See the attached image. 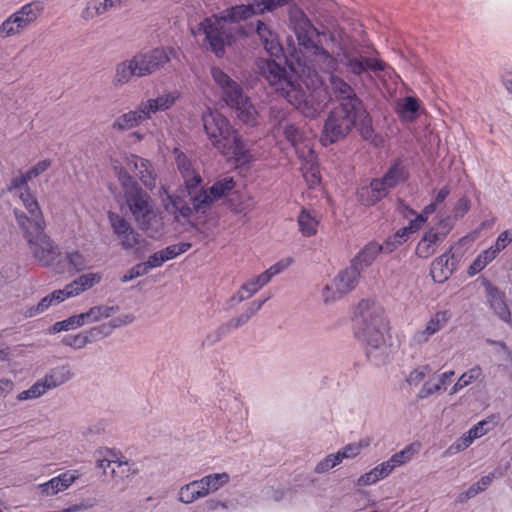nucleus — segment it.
<instances>
[{
  "label": "nucleus",
  "instance_id": "obj_1",
  "mask_svg": "<svg viewBox=\"0 0 512 512\" xmlns=\"http://www.w3.org/2000/svg\"><path fill=\"white\" fill-rule=\"evenodd\" d=\"M288 18L290 29L295 33L300 46L308 53L306 62L310 68L311 77L308 78L306 72L302 79L296 78V86L302 90V100H311V93L315 87L322 88L327 93L317 74V68L330 75L331 90L341 102L360 105L352 87L335 73L342 72L346 68L350 73L360 76L367 70L385 71L387 65L377 58L358 56L349 38L342 32H335L329 36L318 32L305 12L296 5L289 7ZM327 102L328 94H326L324 106Z\"/></svg>",
  "mask_w": 512,
  "mask_h": 512
},
{
  "label": "nucleus",
  "instance_id": "obj_2",
  "mask_svg": "<svg viewBox=\"0 0 512 512\" xmlns=\"http://www.w3.org/2000/svg\"><path fill=\"white\" fill-rule=\"evenodd\" d=\"M256 33L261 40L267 53L273 58L268 61H261L259 68L268 83L275 88L291 105L299 110L307 118H316L320 115L326 102V93L322 88L315 87L311 93V100H302V90L296 86V78H303L308 73L310 78V68L307 66L306 58L308 53L299 46V50L294 49L286 56V64L289 72L283 68L276 60L282 56V47L277 35L263 21L256 23ZM298 45H300L298 43Z\"/></svg>",
  "mask_w": 512,
  "mask_h": 512
},
{
  "label": "nucleus",
  "instance_id": "obj_3",
  "mask_svg": "<svg viewBox=\"0 0 512 512\" xmlns=\"http://www.w3.org/2000/svg\"><path fill=\"white\" fill-rule=\"evenodd\" d=\"M111 166L122 188L117 195L121 210L126 208L150 237H159L164 229V221L154 209L150 196L129 175V172H134L146 187H155L156 178L150 162L136 155H125L120 159L112 158Z\"/></svg>",
  "mask_w": 512,
  "mask_h": 512
},
{
  "label": "nucleus",
  "instance_id": "obj_4",
  "mask_svg": "<svg viewBox=\"0 0 512 512\" xmlns=\"http://www.w3.org/2000/svg\"><path fill=\"white\" fill-rule=\"evenodd\" d=\"M354 323L367 356L375 364L384 362L391 352V324L384 307L374 301H361L354 312Z\"/></svg>",
  "mask_w": 512,
  "mask_h": 512
},
{
  "label": "nucleus",
  "instance_id": "obj_5",
  "mask_svg": "<svg viewBox=\"0 0 512 512\" xmlns=\"http://www.w3.org/2000/svg\"><path fill=\"white\" fill-rule=\"evenodd\" d=\"M256 15L261 13L256 6V0H253L251 3L236 5L219 15L205 18L197 27L191 29V33L195 37L203 34L210 50L216 57L222 58L226 47L231 46L235 40L232 29L227 24L245 21Z\"/></svg>",
  "mask_w": 512,
  "mask_h": 512
},
{
  "label": "nucleus",
  "instance_id": "obj_6",
  "mask_svg": "<svg viewBox=\"0 0 512 512\" xmlns=\"http://www.w3.org/2000/svg\"><path fill=\"white\" fill-rule=\"evenodd\" d=\"M202 122L211 145L228 160L237 166L249 164L254 160L246 143L219 111L208 108L202 114Z\"/></svg>",
  "mask_w": 512,
  "mask_h": 512
},
{
  "label": "nucleus",
  "instance_id": "obj_7",
  "mask_svg": "<svg viewBox=\"0 0 512 512\" xmlns=\"http://www.w3.org/2000/svg\"><path fill=\"white\" fill-rule=\"evenodd\" d=\"M175 162L177 168L184 179L185 189L180 194L171 196L165 188H162L166 198H162L165 210L174 216L175 221L185 224L192 221V208L188 205L200 186L202 179L195 169V162L178 148L174 149Z\"/></svg>",
  "mask_w": 512,
  "mask_h": 512
},
{
  "label": "nucleus",
  "instance_id": "obj_8",
  "mask_svg": "<svg viewBox=\"0 0 512 512\" xmlns=\"http://www.w3.org/2000/svg\"><path fill=\"white\" fill-rule=\"evenodd\" d=\"M353 127L368 138L371 135V120L361 105L341 102L334 108L325 122L321 142L327 146L345 137Z\"/></svg>",
  "mask_w": 512,
  "mask_h": 512
},
{
  "label": "nucleus",
  "instance_id": "obj_9",
  "mask_svg": "<svg viewBox=\"0 0 512 512\" xmlns=\"http://www.w3.org/2000/svg\"><path fill=\"white\" fill-rule=\"evenodd\" d=\"M210 74L215 85L220 89L224 101L235 109L239 120L248 125H255L258 112L243 95L240 85L219 66H212Z\"/></svg>",
  "mask_w": 512,
  "mask_h": 512
},
{
  "label": "nucleus",
  "instance_id": "obj_10",
  "mask_svg": "<svg viewBox=\"0 0 512 512\" xmlns=\"http://www.w3.org/2000/svg\"><path fill=\"white\" fill-rule=\"evenodd\" d=\"M45 222L34 223L31 228L22 230L30 253L35 261L44 267L62 272L64 266L60 260L58 245L44 232Z\"/></svg>",
  "mask_w": 512,
  "mask_h": 512
},
{
  "label": "nucleus",
  "instance_id": "obj_11",
  "mask_svg": "<svg viewBox=\"0 0 512 512\" xmlns=\"http://www.w3.org/2000/svg\"><path fill=\"white\" fill-rule=\"evenodd\" d=\"M43 11L44 3L40 0L24 4L0 24V37L19 36L37 21Z\"/></svg>",
  "mask_w": 512,
  "mask_h": 512
},
{
  "label": "nucleus",
  "instance_id": "obj_12",
  "mask_svg": "<svg viewBox=\"0 0 512 512\" xmlns=\"http://www.w3.org/2000/svg\"><path fill=\"white\" fill-rule=\"evenodd\" d=\"M135 316L132 313H123L111 319L110 322L92 328L90 331L81 332L75 335H66L62 343L74 349H82L92 342L96 336H108L116 328L127 326L133 323Z\"/></svg>",
  "mask_w": 512,
  "mask_h": 512
},
{
  "label": "nucleus",
  "instance_id": "obj_13",
  "mask_svg": "<svg viewBox=\"0 0 512 512\" xmlns=\"http://www.w3.org/2000/svg\"><path fill=\"white\" fill-rule=\"evenodd\" d=\"M73 372L69 365H60L51 369L42 379L35 382L29 389L18 394L20 401L37 399L47 391L57 388L73 377Z\"/></svg>",
  "mask_w": 512,
  "mask_h": 512
},
{
  "label": "nucleus",
  "instance_id": "obj_14",
  "mask_svg": "<svg viewBox=\"0 0 512 512\" xmlns=\"http://www.w3.org/2000/svg\"><path fill=\"white\" fill-rule=\"evenodd\" d=\"M235 188V181L231 176H225L222 179L216 181L209 190H196L192 199V213H206L207 209L211 204L220 199L221 197L227 196Z\"/></svg>",
  "mask_w": 512,
  "mask_h": 512
},
{
  "label": "nucleus",
  "instance_id": "obj_15",
  "mask_svg": "<svg viewBox=\"0 0 512 512\" xmlns=\"http://www.w3.org/2000/svg\"><path fill=\"white\" fill-rule=\"evenodd\" d=\"M173 57L175 50L173 48H156L145 53H139L132 59L137 68V77L148 76L162 68Z\"/></svg>",
  "mask_w": 512,
  "mask_h": 512
},
{
  "label": "nucleus",
  "instance_id": "obj_16",
  "mask_svg": "<svg viewBox=\"0 0 512 512\" xmlns=\"http://www.w3.org/2000/svg\"><path fill=\"white\" fill-rule=\"evenodd\" d=\"M280 128L286 140L295 149L298 158L315 152L313 146L316 134L312 129H301L289 122L283 123Z\"/></svg>",
  "mask_w": 512,
  "mask_h": 512
},
{
  "label": "nucleus",
  "instance_id": "obj_17",
  "mask_svg": "<svg viewBox=\"0 0 512 512\" xmlns=\"http://www.w3.org/2000/svg\"><path fill=\"white\" fill-rule=\"evenodd\" d=\"M97 467L103 471L105 475L114 476L115 466L120 469L121 473L126 476L134 475L138 472V468L134 462L126 460L118 452L101 448L96 452Z\"/></svg>",
  "mask_w": 512,
  "mask_h": 512
},
{
  "label": "nucleus",
  "instance_id": "obj_18",
  "mask_svg": "<svg viewBox=\"0 0 512 512\" xmlns=\"http://www.w3.org/2000/svg\"><path fill=\"white\" fill-rule=\"evenodd\" d=\"M19 199L22 205L25 207L27 212L30 214L28 217L24 212L15 210V218L18 226L21 230H25L31 228L34 223L45 222L43 219V214L38 204L37 199L31 193L30 189H22L19 193L14 196Z\"/></svg>",
  "mask_w": 512,
  "mask_h": 512
},
{
  "label": "nucleus",
  "instance_id": "obj_19",
  "mask_svg": "<svg viewBox=\"0 0 512 512\" xmlns=\"http://www.w3.org/2000/svg\"><path fill=\"white\" fill-rule=\"evenodd\" d=\"M482 285L485 289L486 303L490 310L502 321L512 324V314L506 301L504 291H501L489 280L482 279Z\"/></svg>",
  "mask_w": 512,
  "mask_h": 512
},
{
  "label": "nucleus",
  "instance_id": "obj_20",
  "mask_svg": "<svg viewBox=\"0 0 512 512\" xmlns=\"http://www.w3.org/2000/svg\"><path fill=\"white\" fill-rule=\"evenodd\" d=\"M450 229L451 226L447 219L441 220L438 227L429 229L423 235L417 244L416 254L421 258H429L436 252L438 245L444 240Z\"/></svg>",
  "mask_w": 512,
  "mask_h": 512
},
{
  "label": "nucleus",
  "instance_id": "obj_21",
  "mask_svg": "<svg viewBox=\"0 0 512 512\" xmlns=\"http://www.w3.org/2000/svg\"><path fill=\"white\" fill-rule=\"evenodd\" d=\"M108 219L113 233L117 236L124 249H134L139 245L140 235L134 231L130 223L124 217L115 212H109Z\"/></svg>",
  "mask_w": 512,
  "mask_h": 512
},
{
  "label": "nucleus",
  "instance_id": "obj_22",
  "mask_svg": "<svg viewBox=\"0 0 512 512\" xmlns=\"http://www.w3.org/2000/svg\"><path fill=\"white\" fill-rule=\"evenodd\" d=\"M180 96L181 93L178 90L165 91L156 97L142 101L139 105L146 119L150 120L154 114L171 109Z\"/></svg>",
  "mask_w": 512,
  "mask_h": 512
},
{
  "label": "nucleus",
  "instance_id": "obj_23",
  "mask_svg": "<svg viewBox=\"0 0 512 512\" xmlns=\"http://www.w3.org/2000/svg\"><path fill=\"white\" fill-rule=\"evenodd\" d=\"M78 478V471L68 470L56 477H53L47 482L40 484L38 488L42 494L46 496H53L68 489Z\"/></svg>",
  "mask_w": 512,
  "mask_h": 512
},
{
  "label": "nucleus",
  "instance_id": "obj_24",
  "mask_svg": "<svg viewBox=\"0 0 512 512\" xmlns=\"http://www.w3.org/2000/svg\"><path fill=\"white\" fill-rule=\"evenodd\" d=\"M435 212V204L427 205L421 213H417L415 210L404 206L402 209L403 217L408 220V224L403 229L411 237V235L417 233L427 222L428 217Z\"/></svg>",
  "mask_w": 512,
  "mask_h": 512
},
{
  "label": "nucleus",
  "instance_id": "obj_25",
  "mask_svg": "<svg viewBox=\"0 0 512 512\" xmlns=\"http://www.w3.org/2000/svg\"><path fill=\"white\" fill-rule=\"evenodd\" d=\"M455 257L451 252H446L437 257L431 264L430 274L437 283H444L455 270Z\"/></svg>",
  "mask_w": 512,
  "mask_h": 512
},
{
  "label": "nucleus",
  "instance_id": "obj_26",
  "mask_svg": "<svg viewBox=\"0 0 512 512\" xmlns=\"http://www.w3.org/2000/svg\"><path fill=\"white\" fill-rule=\"evenodd\" d=\"M320 221L317 211L303 207L297 216L298 230L304 237H313L318 232Z\"/></svg>",
  "mask_w": 512,
  "mask_h": 512
},
{
  "label": "nucleus",
  "instance_id": "obj_27",
  "mask_svg": "<svg viewBox=\"0 0 512 512\" xmlns=\"http://www.w3.org/2000/svg\"><path fill=\"white\" fill-rule=\"evenodd\" d=\"M298 159L301 162L302 176L309 188L317 187L321 183V174L315 152Z\"/></svg>",
  "mask_w": 512,
  "mask_h": 512
},
{
  "label": "nucleus",
  "instance_id": "obj_28",
  "mask_svg": "<svg viewBox=\"0 0 512 512\" xmlns=\"http://www.w3.org/2000/svg\"><path fill=\"white\" fill-rule=\"evenodd\" d=\"M102 278L103 274L101 272H88L67 284L66 288L71 298H73L99 284Z\"/></svg>",
  "mask_w": 512,
  "mask_h": 512
},
{
  "label": "nucleus",
  "instance_id": "obj_29",
  "mask_svg": "<svg viewBox=\"0 0 512 512\" xmlns=\"http://www.w3.org/2000/svg\"><path fill=\"white\" fill-rule=\"evenodd\" d=\"M446 364L444 358L437 357L433 362L415 366L406 376L405 381L410 387L419 386L426 377L433 373V367H443Z\"/></svg>",
  "mask_w": 512,
  "mask_h": 512
},
{
  "label": "nucleus",
  "instance_id": "obj_30",
  "mask_svg": "<svg viewBox=\"0 0 512 512\" xmlns=\"http://www.w3.org/2000/svg\"><path fill=\"white\" fill-rule=\"evenodd\" d=\"M360 270L357 266H349L341 270L335 277L336 290L345 296L351 292L358 284Z\"/></svg>",
  "mask_w": 512,
  "mask_h": 512
},
{
  "label": "nucleus",
  "instance_id": "obj_31",
  "mask_svg": "<svg viewBox=\"0 0 512 512\" xmlns=\"http://www.w3.org/2000/svg\"><path fill=\"white\" fill-rule=\"evenodd\" d=\"M385 196L383 183L376 179L369 185L361 186L357 191L358 200L364 205H374Z\"/></svg>",
  "mask_w": 512,
  "mask_h": 512
},
{
  "label": "nucleus",
  "instance_id": "obj_32",
  "mask_svg": "<svg viewBox=\"0 0 512 512\" xmlns=\"http://www.w3.org/2000/svg\"><path fill=\"white\" fill-rule=\"evenodd\" d=\"M71 298L66 286L63 289L55 290L49 295L45 296L41 299V301L36 305L31 307L27 311V315L29 317L36 316L45 312L49 307L58 305L65 300Z\"/></svg>",
  "mask_w": 512,
  "mask_h": 512
},
{
  "label": "nucleus",
  "instance_id": "obj_33",
  "mask_svg": "<svg viewBox=\"0 0 512 512\" xmlns=\"http://www.w3.org/2000/svg\"><path fill=\"white\" fill-rule=\"evenodd\" d=\"M144 121H147V119L139 105L137 109L128 111L117 117L112 127L115 130L125 131L139 126Z\"/></svg>",
  "mask_w": 512,
  "mask_h": 512
},
{
  "label": "nucleus",
  "instance_id": "obj_34",
  "mask_svg": "<svg viewBox=\"0 0 512 512\" xmlns=\"http://www.w3.org/2000/svg\"><path fill=\"white\" fill-rule=\"evenodd\" d=\"M421 105L418 99L406 97L397 103L396 112L404 123H411L420 115Z\"/></svg>",
  "mask_w": 512,
  "mask_h": 512
},
{
  "label": "nucleus",
  "instance_id": "obj_35",
  "mask_svg": "<svg viewBox=\"0 0 512 512\" xmlns=\"http://www.w3.org/2000/svg\"><path fill=\"white\" fill-rule=\"evenodd\" d=\"M382 251L384 252V248L381 244L377 242H369L356 255L351 265L357 266L361 272L364 268L369 267Z\"/></svg>",
  "mask_w": 512,
  "mask_h": 512
},
{
  "label": "nucleus",
  "instance_id": "obj_36",
  "mask_svg": "<svg viewBox=\"0 0 512 512\" xmlns=\"http://www.w3.org/2000/svg\"><path fill=\"white\" fill-rule=\"evenodd\" d=\"M204 497L206 495L200 479L181 486L178 491V501L184 504H191Z\"/></svg>",
  "mask_w": 512,
  "mask_h": 512
},
{
  "label": "nucleus",
  "instance_id": "obj_37",
  "mask_svg": "<svg viewBox=\"0 0 512 512\" xmlns=\"http://www.w3.org/2000/svg\"><path fill=\"white\" fill-rule=\"evenodd\" d=\"M206 496L215 493L230 481V475L226 472L212 473L200 479Z\"/></svg>",
  "mask_w": 512,
  "mask_h": 512
},
{
  "label": "nucleus",
  "instance_id": "obj_38",
  "mask_svg": "<svg viewBox=\"0 0 512 512\" xmlns=\"http://www.w3.org/2000/svg\"><path fill=\"white\" fill-rule=\"evenodd\" d=\"M137 71L132 58L118 63L113 77L114 85L122 86L127 84L133 76H137Z\"/></svg>",
  "mask_w": 512,
  "mask_h": 512
},
{
  "label": "nucleus",
  "instance_id": "obj_39",
  "mask_svg": "<svg viewBox=\"0 0 512 512\" xmlns=\"http://www.w3.org/2000/svg\"><path fill=\"white\" fill-rule=\"evenodd\" d=\"M116 312V307L99 305L90 308L87 312L80 313L83 325L92 324L112 317Z\"/></svg>",
  "mask_w": 512,
  "mask_h": 512
},
{
  "label": "nucleus",
  "instance_id": "obj_40",
  "mask_svg": "<svg viewBox=\"0 0 512 512\" xmlns=\"http://www.w3.org/2000/svg\"><path fill=\"white\" fill-rule=\"evenodd\" d=\"M65 263L70 271L80 272L90 267L91 260L87 254L77 249H72L66 251Z\"/></svg>",
  "mask_w": 512,
  "mask_h": 512
},
{
  "label": "nucleus",
  "instance_id": "obj_41",
  "mask_svg": "<svg viewBox=\"0 0 512 512\" xmlns=\"http://www.w3.org/2000/svg\"><path fill=\"white\" fill-rule=\"evenodd\" d=\"M419 450L420 445L418 443H412L401 451L393 454L386 462L389 464L391 470L393 471L395 468L410 462L419 452Z\"/></svg>",
  "mask_w": 512,
  "mask_h": 512
},
{
  "label": "nucleus",
  "instance_id": "obj_42",
  "mask_svg": "<svg viewBox=\"0 0 512 512\" xmlns=\"http://www.w3.org/2000/svg\"><path fill=\"white\" fill-rule=\"evenodd\" d=\"M482 368L478 365L470 368L466 372L460 375L456 383L451 387L449 391V395H454L460 392L465 387L469 386L470 384L474 383L480 377L482 376Z\"/></svg>",
  "mask_w": 512,
  "mask_h": 512
},
{
  "label": "nucleus",
  "instance_id": "obj_43",
  "mask_svg": "<svg viewBox=\"0 0 512 512\" xmlns=\"http://www.w3.org/2000/svg\"><path fill=\"white\" fill-rule=\"evenodd\" d=\"M497 256L494 254V250L489 248L483 250L477 255L470 266L467 269V274L470 277L475 276L484 270Z\"/></svg>",
  "mask_w": 512,
  "mask_h": 512
},
{
  "label": "nucleus",
  "instance_id": "obj_44",
  "mask_svg": "<svg viewBox=\"0 0 512 512\" xmlns=\"http://www.w3.org/2000/svg\"><path fill=\"white\" fill-rule=\"evenodd\" d=\"M407 177L405 169L400 164L393 165L385 174L382 179H378L383 183V187H385V192H388V189L397 186L399 183L403 182Z\"/></svg>",
  "mask_w": 512,
  "mask_h": 512
},
{
  "label": "nucleus",
  "instance_id": "obj_45",
  "mask_svg": "<svg viewBox=\"0 0 512 512\" xmlns=\"http://www.w3.org/2000/svg\"><path fill=\"white\" fill-rule=\"evenodd\" d=\"M270 280L268 279V275L264 273L254 277L247 283H245L241 290L238 293V300L243 301L247 298H250L254 295L258 290H260L263 286H265Z\"/></svg>",
  "mask_w": 512,
  "mask_h": 512
},
{
  "label": "nucleus",
  "instance_id": "obj_46",
  "mask_svg": "<svg viewBox=\"0 0 512 512\" xmlns=\"http://www.w3.org/2000/svg\"><path fill=\"white\" fill-rule=\"evenodd\" d=\"M498 423V417L496 415L488 416L487 418L479 421L467 432L475 441L490 432Z\"/></svg>",
  "mask_w": 512,
  "mask_h": 512
},
{
  "label": "nucleus",
  "instance_id": "obj_47",
  "mask_svg": "<svg viewBox=\"0 0 512 512\" xmlns=\"http://www.w3.org/2000/svg\"><path fill=\"white\" fill-rule=\"evenodd\" d=\"M82 326H84V325H83L81 314L73 315V316L68 317L65 320L58 321V322L54 323L52 325V327L49 329V333L56 334V333H60L63 331L74 330V329H77Z\"/></svg>",
  "mask_w": 512,
  "mask_h": 512
},
{
  "label": "nucleus",
  "instance_id": "obj_48",
  "mask_svg": "<svg viewBox=\"0 0 512 512\" xmlns=\"http://www.w3.org/2000/svg\"><path fill=\"white\" fill-rule=\"evenodd\" d=\"M410 239V236L406 233V230L400 228L392 236H390L385 243L382 245L385 253H392L399 246L404 244Z\"/></svg>",
  "mask_w": 512,
  "mask_h": 512
},
{
  "label": "nucleus",
  "instance_id": "obj_49",
  "mask_svg": "<svg viewBox=\"0 0 512 512\" xmlns=\"http://www.w3.org/2000/svg\"><path fill=\"white\" fill-rule=\"evenodd\" d=\"M320 295L325 304L334 303L344 297L341 291L338 292L336 290L334 278L330 282L323 284L320 289Z\"/></svg>",
  "mask_w": 512,
  "mask_h": 512
},
{
  "label": "nucleus",
  "instance_id": "obj_50",
  "mask_svg": "<svg viewBox=\"0 0 512 512\" xmlns=\"http://www.w3.org/2000/svg\"><path fill=\"white\" fill-rule=\"evenodd\" d=\"M451 315L448 311H438L436 312L429 321L426 323V326L432 331V333L436 334L447 325Z\"/></svg>",
  "mask_w": 512,
  "mask_h": 512
},
{
  "label": "nucleus",
  "instance_id": "obj_51",
  "mask_svg": "<svg viewBox=\"0 0 512 512\" xmlns=\"http://www.w3.org/2000/svg\"><path fill=\"white\" fill-rule=\"evenodd\" d=\"M369 445L367 440H360L359 442H354L346 445L341 450L338 451L342 461L344 459H353L357 457L364 448Z\"/></svg>",
  "mask_w": 512,
  "mask_h": 512
},
{
  "label": "nucleus",
  "instance_id": "obj_52",
  "mask_svg": "<svg viewBox=\"0 0 512 512\" xmlns=\"http://www.w3.org/2000/svg\"><path fill=\"white\" fill-rule=\"evenodd\" d=\"M342 462L339 453H332L322 459L316 466L314 471L318 474L326 473Z\"/></svg>",
  "mask_w": 512,
  "mask_h": 512
},
{
  "label": "nucleus",
  "instance_id": "obj_53",
  "mask_svg": "<svg viewBox=\"0 0 512 512\" xmlns=\"http://www.w3.org/2000/svg\"><path fill=\"white\" fill-rule=\"evenodd\" d=\"M294 0H256V6L259 8L261 15L271 13L278 8L292 3Z\"/></svg>",
  "mask_w": 512,
  "mask_h": 512
},
{
  "label": "nucleus",
  "instance_id": "obj_54",
  "mask_svg": "<svg viewBox=\"0 0 512 512\" xmlns=\"http://www.w3.org/2000/svg\"><path fill=\"white\" fill-rule=\"evenodd\" d=\"M191 248V244L189 242H181L177 244L170 245L165 249L161 250L165 261L172 260L179 255L185 253Z\"/></svg>",
  "mask_w": 512,
  "mask_h": 512
},
{
  "label": "nucleus",
  "instance_id": "obj_55",
  "mask_svg": "<svg viewBox=\"0 0 512 512\" xmlns=\"http://www.w3.org/2000/svg\"><path fill=\"white\" fill-rule=\"evenodd\" d=\"M268 298H265L262 301H254L251 303L250 307L235 320L234 326L239 327L245 324L256 312H258L262 305L267 301Z\"/></svg>",
  "mask_w": 512,
  "mask_h": 512
},
{
  "label": "nucleus",
  "instance_id": "obj_56",
  "mask_svg": "<svg viewBox=\"0 0 512 512\" xmlns=\"http://www.w3.org/2000/svg\"><path fill=\"white\" fill-rule=\"evenodd\" d=\"M473 442V438L470 436L468 432H466L448 448L447 452L449 454H456L467 449Z\"/></svg>",
  "mask_w": 512,
  "mask_h": 512
},
{
  "label": "nucleus",
  "instance_id": "obj_57",
  "mask_svg": "<svg viewBox=\"0 0 512 512\" xmlns=\"http://www.w3.org/2000/svg\"><path fill=\"white\" fill-rule=\"evenodd\" d=\"M512 242V235L509 231H503L497 237L495 244L490 246V250H494V254L498 256V254L504 250L510 243Z\"/></svg>",
  "mask_w": 512,
  "mask_h": 512
},
{
  "label": "nucleus",
  "instance_id": "obj_58",
  "mask_svg": "<svg viewBox=\"0 0 512 512\" xmlns=\"http://www.w3.org/2000/svg\"><path fill=\"white\" fill-rule=\"evenodd\" d=\"M440 392L439 386H437L433 379H431L423 383L422 387L418 391L417 398L421 400L427 399Z\"/></svg>",
  "mask_w": 512,
  "mask_h": 512
},
{
  "label": "nucleus",
  "instance_id": "obj_59",
  "mask_svg": "<svg viewBox=\"0 0 512 512\" xmlns=\"http://www.w3.org/2000/svg\"><path fill=\"white\" fill-rule=\"evenodd\" d=\"M29 180L31 179L27 177V172L24 175L17 176L11 180L9 191L13 197L16 196L22 189H28L27 182Z\"/></svg>",
  "mask_w": 512,
  "mask_h": 512
},
{
  "label": "nucleus",
  "instance_id": "obj_60",
  "mask_svg": "<svg viewBox=\"0 0 512 512\" xmlns=\"http://www.w3.org/2000/svg\"><path fill=\"white\" fill-rule=\"evenodd\" d=\"M433 335H435V334L432 333V331L429 329V327H427L425 325V327L420 328L417 331H415V333L413 334V336L411 338V341L413 344L421 345V344L427 343Z\"/></svg>",
  "mask_w": 512,
  "mask_h": 512
},
{
  "label": "nucleus",
  "instance_id": "obj_61",
  "mask_svg": "<svg viewBox=\"0 0 512 512\" xmlns=\"http://www.w3.org/2000/svg\"><path fill=\"white\" fill-rule=\"evenodd\" d=\"M433 335H435V334L432 333V331L429 329V327H427L425 325V327L420 328L417 331H415V333L413 334V336L411 338V341L413 344L421 345V344L427 343Z\"/></svg>",
  "mask_w": 512,
  "mask_h": 512
},
{
  "label": "nucleus",
  "instance_id": "obj_62",
  "mask_svg": "<svg viewBox=\"0 0 512 512\" xmlns=\"http://www.w3.org/2000/svg\"><path fill=\"white\" fill-rule=\"evenodd\" d=\"M455 372L452 370L442 372L433 378V381L439 386L441 392L445 391L448 385L451 384L452 378L454 377Z\"/></svg>",
  "mask_w": 512,
  "mask_h": 512
},
{
  "label": "nucleus",
  "instance_id": "obj_63",
  "mask_svg": "<svg viewBox=\"0 0 512 512\" xmlns=\"http://www.w3.org/2000/svg\"><path fill=\"white\" fill-rule=\"evenodd\" d=\"M291 263H292L291 258L282 259V260L278 261L277 263H275L274 265H272L268 270L264 271L263 273L265 275H268V279L271 280L272 277L278 275L279 273L284 271L287 267H289Z\"/></svg>",
  "mask_w": 512,
  "mask_h": 512
},
{
  "label": "nucleus",
  "instance_id": "obj_64",
  "mask_svg": "<svg viewBox=\"0 0 512 512\" xmlns=\"http://www.w3.org/2000/svg\"><path fill=\"white\" fill-rule=\"evenodd\" d=\"M50 166L51 161L49 159L40 160L27 171V177L33 179L47 171Z\"/></svg>",
  "mask_w": 512,
  "mask_h": 512
}]
</instances>
